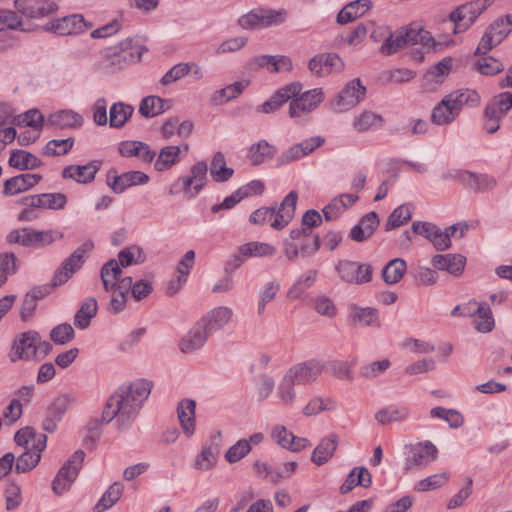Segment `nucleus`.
I'll return each mask as SVG.
<instances>
[{
	"label": "nucleus",
	"instance_id": "bf43d9fd",
	"mask_svg": "<svg viewBox=\"0 0 512 512\" xmlns=\"http://www.w3.org/2000/svg\"><path fill=\"white\" fill-rule=\"evenodd\" d=\"M279 290L280 283L277 280H271L262 287L257 304V313L259 316L265 313L266 305L275 299Z\"/></svg>",
	"mask_w": 512,
	"mask_h": 512
},
{
	"label": "nucleus",
	"instance_id": "774afa93",
	"mask_svg": "<svg viewBox=\"0 0 512 512\" xmlns=\"http://www.w3.org/2000/svg\"><path fill=\"white\" fill-rule=\"evenodd\" d=\"M43 123V116L42 114L36 110L31 109L27 112L15 116L12 119V124L16 126H28L31 128H34L35 130H40Z\"/></svg>",
	"mask_w": 512,
	"mask_h": 512
},
{
	"label": "nucleus",
	"instance_id": "4be33fe9",
	"mask_svg": "<svg viewBox=\"0 0 512 512\" xmlns=\"http://www.w3.org/2000/svg\"><path fill=\"white\" fill-rule=\"evenodd\" d=\"M84 257L85 253L79 246L55 271L52 279V287L66 283L70 277L81 268L84 263Z\"/></svg>",
	"mask_w": 512,
	"mask_h": 512
},
{
	"label": "nucleus",
	"instance_id": "de8ad7c7",
	"mask_svg": "<svg viewBox=\"0 0 512 512\" xmlns=\"http://www.w3.org/2000/svg\"><path fill=\"white\" fill-rule=\"evenodd\" d=\"M77 402V397L72 393L58 395L48 407V414L61 421L66 411Z\"/></svg>",
	"mask_w": 512,
	"mask_h": 512
},
{
	"label": "nucleus",
	"instance_id": "338daca9",
	"mask_svg": "<svg viewBox=\"0 0 512 512\" xmlns=\"http://www.w3.org/2000/svg\"><path fill=\"white\" fill-rule=\"evenodd\" d=\"M17 258L12 252L0 254V287H2L8 277L17 272Z\"/></svg>",
	"mask_w": 512,
	"mask_h": 512
},
{
	"label": "nucleus",
	"instance_id": "8fccbe9b",
	"mask_svg": "<svg viewBox=\"0 0 512 512\" xmlns=\"http://www.w3.org/2000/svg\"><path fill=\"white\" fill-rule=\"evenodd\" d=\"M239 252L244 257H272L276 254L277 249L275 246L264 243L252 241L246 244H243L239 247Z\"/></svg>",
	"mask_w": 512,
	"mask_h": 512
},
{
	"label": "nucleus",
	"instance_id": "f704fd0d",
	"mask_svg": "<svg viewBox=\"0 0 512 512\" xmlns=\"http://www.w3.org/2000/svg\"><path fill=\"white\" fill-rule=\"evenodd\" d=\"M405 31L407 45H420L423 53L435 50V42L429 31L416 24H411Z\"/></svg>",
	"mask_w": 512,
	"mask_h": 512
},
{
	"label": "nucleus",
	"instance_id": "09e8293b",
	"mask_svg": "<svg viewBox=\"0 0 512 512\" xmlns=\"http://www.w3.org/2000/svg\"><path fill=\"white\" fill-rule=\"evenodd\" d=\"M180 152L181 149L179 146L171 145L163 147L155 161V169L160 172L170 169L179 162Z\"/></svg>",
	"mask_w": 512,
	"mask_h": 512
},
{
	"label": "nucleus",
	"instance_id": "9b49d317",
	"mask_svg": "<svg viewBox=\"0 0 512 512\" xmlns=\"http://www.w3.org/2000/svg\"><path fill=\"white\" fill-rule=\"evenodd\" d=\"M366 95V87L359 78L348 82L332 102V108L338 113L346 112L360 104Z\"/></svg>",
	"mask_w": 512,
	"mask_h": 512
},
{
	"label": "nucleus",
	"instance_id": "c85d7f7f",
	"mask_svg": "<svg viewBox=\"0 0 512 512\" xmlns=\"http://www.w3.org/2000/svg\"><path fill=\"white\" fill-rule=\"evenodd\" d=\"M196 402L192 399H183L177 405V416L184 434L191 437L195 432Z\"/></svg>",
	"mask_w": 512,
	"mask_h": 512
},
{
	"label": "nucleus",
	"instance_id": "aec40b11",
	"mask_svg": "<svg viewBox=\"0 0 512 512\" xmlns=\"http://www.w3.org/2000/svg\"><path fill=\"white\" fill-rule=\"evenodd\" d=\"M308 68L314 75L326 76L332 72H341L344 69V63L335 53H323L311 58Z\"/></svg>",
	"mask_w": 512,
	"mask_h": 512
},
{
	"label": "nucleus",
	"instance_id": "b1692460",
	"mask_svg": "<svg viewBox=\"0 0 512 512\" xmlns=\"http://www.w3.org/2000/svg\"><path fill=\"white\" fill-rule=\"evenodd\" d=\"M233 310L226 306H219L205 314L200 322L210 334L222 329L229 323Z\"/></svg>",
	"mask_w": 512,
	"mask_h": 512
},
{
	"label": "nucleus",
	"instance_id": "7c9ffc66",
	"mask_svg": "<svg viewBox=\"0 0 512 512\" xmlns=\"http://www.w3.org/2000/svg\"><path fill=\"white\" fill-rule=\"evenodd\" d=\"M41 179L42 177L39 174L25 173L17 175L5 181L3 193L9 196L24 192L38 184Z\"/></svg>",
	"mask_w": 512,
	"mask_h": 512
},
{
	"label": "nucleus",
	"instance_id": "f03ea898",
	"mask_svg": "<svg viewBox=\"0 0 512 512\" xmlns=\"http://www.w3.org/2000/svg\"><path fill=\"white\" fill-rule=\"evenodd\" d=\"M324 363L321 360L310 359L291 366L280 377L276 385L275 398L284 407H291L297 402L298 393L296 386L310 385L318 379L324 371Z\"/></svg>",
	"mask_w": 512,
	"mask_h": 512
},
{
	"label": "nucleus",
	"instance_id": "7ed1b4c3",
	"mask_svg": "<svg viewBox=\"0 0 512 512\" xmlns=\"http://www.w3.org/2000/svg\"><path fill=\"white\" fill-rule=\"evenodd\" d=\"M298 194L296 191L289 192L277 207H261L255 210L249 217L252 224L264 225L269 223L275 230H282L294 218Z\"/></svg>",
	"mask_w": 512,
	"mask_h": 512
},
{
	"label": "nucleus",
	"instance_id": "5fc2aeb1",
	"mask_svg": "<svg viewBox=\"0 0 512 512\" xmlns=\"http://www.w3.org/2000/svg\"><path fill=\"white\" fill-rule=\"evenodd\" d=\"M384 123L383 117L371 111H364L353 121V127L358 132L380 128Z\"/></svg>",
	"mask_w": 512,
	"mask_h": 512
},
{
	"label": "nucleus",
	"instance_id": "423d86ee",
	"mask_svg": "<svg viewBox=\"0 0 512 512\" xmlns=\"http://www.w3.org/2000/svg\"><path fill=\"white\" fill-rule=\"evenodd\" d=\"M208 166L205 161H198L190 168V175L180 176L170 189V195L184 192L189 198L196 197L207 184Z\"/></svg>",
	"mask_w": 512,
	"mask_h": 512
},
{
	"label": "nucleus",
	"instance_id": "3c124183",
	"mask_svg": "<svg viewBox=\"0 0 512 512\" xmlns=\"http://www.w3.org/2000/svg\"><path fill=\"white\" fill-rule=\"evenodd\" d=\"M167 108H169L168 101L158 96H147L140 103L139 113L146 118H152L163 113Z\"/></svg>",
	"mask_w": 512,
	"mask_h": 512
},
{
	"label": "nucleus",
	"instance_id": "6ab92c4d",
	"mask_svg": "<svg viewBox=\"0 0 512 512\" xmlns=\"http://www.w3.org/2000/svg\"><path fill=\"white\" fill-rule=\"evenodd\" d=\"M302 86L295 82L277 90L267 101L256 108L257 112L270 114L277 111L284 103L301 93Z\"/></svg>",
	"mask_w": 512,
	"mask_h": 512
},
{
	"label": "nucleus",
	"instance_id": "ddd939ff",
	"mask_svg": "<svg viewBox=\"0 0 512 512\" xmlns=\"http://www.w3.org/2000/svg\"><path fill=\"white\" fill-rule=\"evenodd\" d=\"M149 180V176L141 171H128L119 175L115 168H111L106 175L107 185L116 194H121L132 186L145 185Z\"/></svg>",
	"mask_w": 512,
	"mask_h": 512
},
{
	"label": "nucleus",
	"instance_id": "864d4df0",
	"mask_svg": "<svg viewBox=\"0 0 512 512\" xmlns=\"http://www.w3.org/2000/svg\"><path fill=\"white\" fill-rule=\"evenodd\" d=\"M10 166L20 169H34L40 166L41 161L32 153L24 150L13 151L9 158Z\"/></svg>",
	"mask_w": 512,
	"mask_h": 512
},
{
	"label": "nucleus",
	"instance_id": "dca6fc26",
	"mask_svg": "<svg viewBox=\"0 0 512 512\" xmlns=\"http://www.w3.org/2000/svg\"><path fill=\"white\" fill-rule=\"evenodd\" d=\"M91 26L92 24H88L82 15L72 14L50 21L45 28L57 35L66 36L80 34Z\"/></svg>",
	"mask_w": 512,
	"mask_h": 512
},
{
	"label": "nucleus",
	"instance_id": "58836bf2",
	"mask_svg": "<svg viewBox=\"0 0 512 512\" xmlns=\"http://www.w3.org/2000/svg\"><path fill=\"white\" fill-rule=\"evenodd\" d=\"M371 8L370 0H356L347 4L337 15V22L347 24L363 16Z\"/></svg>",
	"mask_w": 512,
	"mask_h": 512
},
{
	"label": "nucleus",
	"instance_id": "72a5a7b5",
	"mask_svg": "<svg viewBox=\"0 0 512 512\" xmlns=\"http://www.w3.org/2000/svg\"><path fill=\"white\" fill-rule=\"evenodd\" d=\"M339 444V437L335 433L321 439L320 443L316 446L312 453L311 460L318 466H321L329 461L334 455Z\"/></svg>",
	"mask_w": 512,
	"mask_h": 512
},
{
	"label": "nucleus",
	"instance_id": "f8f14e48",
	"mask_svg": "<svg viewBox=\"0 0 512 512\" xmlns=\"http://www.w3.org/2000/svg\"><path fill=\"white\" fill-rule=\"evenodd\" d=\"M13 349L17 359L29 360L36 357L39 353L43 356L47 355L51 345L46 341L41 342L37 332L28 331L23 333L18 340L14 341Z\"/></svg>",
	"mask_w": 512,
	"mask_h": 512
},
{
	"label": "nucleus",
	"instance_id": "473e14b6",
	"mask_svg": "<svg viewBox=\"0 0 512 512\" xmlns=\"http://www.w3.org/2000/svg\"><path fill=\"white\" fill-rule=\"evenodd\" d=\"M469 305H475L477 308L470 316L473 318L474 328L481 333L491 332L495 326V321L490 307L485 303L471 301Z\"/></svg>",
	"mask_w": 512,
	"mask_h": 512
},
{
	"label": "nucleus",
	"instance_id": "5701e85b",
	"mask_svg": "<svg viewBox=\"0 0 512 512\" xmlns=\"http://www.w3.org/2000/svg\"><path fill=\"white\" fill-rule=\"evenodd\" d=\"M100 165L99 161H91L84 165H69L62 170L61 176L63 179H71L79 184H88L95 179Z\"/></svg>",
	"mask_w": 512,
	"mask_h": 512
},
{
	"label": "nucleus",
	"instance_id": "e433bc0d",
	"mask_svg": "<svg viewBox=\"0 0 512 512\" xmlns=\"http://www.w3.org/2000/svg\"><path fill=\"white\" fill-rule=\"evenodd\" d=\"M445 98L458 115L463 106H477L480 103L479 94L472 89H458L446 95Z\"/></svg>",
	"mask_w": 512,
	"mask_h": 512
},
{
	"label": "nucleus",
	"instance_id": "393cba45",
	"mask_svg": "<svg viewBox=\"0 0 512 512\" xmlns=\"http://www.w3.org/2000/svg\"><path fill=\"white\" fill-rule=\"evenodd\" d=\"M210 333L198 321L193 328L180 340L179 348L183 353H193L200 349L207 341Z\"/></svg>",
	"mask_w": 512,
	"mask_h": 512
},
{
	"label": "nucleus",
	"instance_id": "a19ab883",
	"mask_svg": "<svg viewBox=\"0 0 512 512\" xmlns=\"http://www.w3.org/2000/svg\"><path fill=\"white\" fill-rule=\"evenodd\" d=\"M407 270V263L402 258L390 260L382 269V279L388 285L398 283Z\"/></svg>",
	"mask_w": 512,
	"mask_h": 512
},
{
	"label": "nucleus",
	"instance_id": "0e129e2a",
	"mask_svg": "<svg viewBox=\"0 0 512 512\" xmlns=\"http://www.w3.org/2000/svg\"><path fill=\"white\" fill-rule=\"evenodd\" d=\"M217 462V453H215L210 446H205L196 456L194 468L201 471H209L217 465Z\"/></svg>",
	"mask_w": 512,
	"mask_h": 512
},
{
	"label": "nucleus",
	"instance_id": "20e7f679",
	"mask_svg": "<svg viewBox=\"0 0 512 512\" xmlns=\"http://www.w3.org/2000/svg\"><path fill=\"white\" fill-rule=\"evenodd\" d=\"M152 290V284L148 280L141 279L133 282L132 277H124L120 280L118 292L111 295L109 310L118 314L125 309L129 293L136 301H140L148 297Z\"/></svg>",
	"mask_w": 512,
	"mask_h": 512
},
{
	"label": "nucleus",
	"instance_id": "052dcab7",
	"mask_svg": "<svg viewBox=\"0 0 512 512\" xmlns=\"http://www.w3.org/2000/svg\"><path fill=\"white\" fill-rule=\"evenodd\" d=\"M64 237L63 233L54 229L33 230V249H43Z\"/></svg>",
	"mask_w": 512,
	"mask_h": 512
},
{
	"label": "nucleus",
	"instance_id": "412c9836",
	"mask_svg": "<svg viewBox=\"0 0 512 512\" xmlns=\"http://www.w3.org/2000/svg\"><path fill=\"white\" fill-rule=\"evenodd\" d=\"M455 177L466 188L475 192L492 191L497 186L495 177L487 174H477L470 171H456Z\"/></svg>",
	"mask_w": 512,
	"mask_h": 512
},
{
	"label": "nucleus",
	"instance_id": "49530a36",
	"mask_svg": "<svg viewBox=\"0 0 512 512\" xmlns=\"http://www.w3.org/2000/svg\"><path fill=\"white\" fill-rule=\"evenodd\" d=\"M124 491V485L121 482H114L106 492L102 495L99 501L93 508V512H104L111 508L119 501Z\"/></svg>",
	"mask_w": 512,
	"mask_h": 512
},
{
	"label": "nucleus",
	"instance_id": "13d9d810",
	"mask_svg": "<svg viewBox=\"0 0 512 512\" xmlns=\"http://www.w3.org/2000/svg\"><path fill=\"white\" fill-rule=\"evenodd\" d=\"M412 217L411 206L402 204L389 215L385 224V230L390 231L407 223Z\"/></svg>",
	"mask_w": 512,
	"mask_h": 512
},
{
	"label": "nucleus",
	"instance_id": "c03bdc74",
	"mask_svg": "<svg viewBox=\"0 0 512 512\" xmlns=\"http://www.w3.org/2000/svg\"><path fill=\"white\" fill-rule=\"evenodd\" d=\"M234 174V170L226 166L225 156L218 151L213 155L210 165V175L217 183L228 181Z\"/></svg>",
	"mask_w": 512,
	"mask_h": 512
},
{
	"label": "nucleus",
	"instance_id": "a878e982",
	"mask_svg": "<svg viewBox=\"0 0 512 512\" xmlns=\"http://www.w3.org/2000/svg\"><path fill=\"white\" fill-rule=\"evenodd\" d=\"M122 266L116 259L107 261L101 268L100 277L106 292H110L114 295L118 292V285L122 276Z\"/></svg>",
	"mask_w": 512,
	"mask_h": 512
},
{
	"label": "nucleus",
	"instance_id": "6e6d98bb",
	"mask_svg": "<svg viewBox=\"0 0 512 512\" xmlns=\"http://www.w3.org/2000/svg\"><path fill=\"white\" fill-rule=\"evenodd\" d=\"M275 153V148L266 140H261L251 145L248 158L253 165L262 164L267 158H271Z\"/></svg>",
	"mask_w": 512,
	"mask_h": 512
},
{
	"label": "nucleus",
	"instance_id": "2eb2a0df",
	"mask_svg": "<svg viewBox=\"0 0 512 512\" xmlns=\"http://www.w3.org/2000/svg\"><path fill=\"white\" fill-rule=\"evenodd\" d=\"M324 99V93L321 88H315L291 98L289 105V116L299 118L309 114L316 109Z\"/></svg>",
	"mask_w": 512,
	"mask_h": 512
},
{
	"label": "nucleus",
	"instance_id": "e2e57ef3",
	"mask_svg": "<svg viewBox=\"0 0 512 512\" xmlns=\"http://www.w3.org/2000/svg\"><path fill=\"white\" fill-rule=\"evenodd\" d=\"M430 415L433 418L445 420L451 428H459L464 423V418L461 413L454 409H447L438 406L430 410Z\"/></svg>",
	"mask_w": 512,
	"mask_h": 512
},
{
	"label": "nucleus",
	"instance_id": "f257e3e1",
	"mask_svg": "<svg viewBox=\"0 0 512 512\" xmlns=\"http://www.w3.org/2000/svg\"><path fill=\"white\" fill-rule=\"evenodd\" d=\"M151 389L152 383L145 379H138L120 386L108 398L101 415V421L110 423L116 418L119 429L129 427L150 395Z\"/></svg>",
	"mask_w": 512,
	"mask_h": 512
},
{
	"label": "nucleus",
	"instance_id": "79ce46f5",
	"mask_svg": "<svg viewBox=\"0 0 512 512\" xmlns=\"http://www.w3.org/2000/svg\"><path fill=\"white\" fill-rule=\"evenodd\" d=\"M97 310V300L94 297L85 299L74 316V325L79 329H86Z\"/></svg>",
	"mask_w": 512,
	"mask_h": 512
},
{
	"label": "nucleus",
	"instance_id": "1a4fd4ad",
	"mask_svg": "<svg viewBox=\"0 0 512 512\" xmlns=\"http://www.w3.org/2000/svg\"><path fill=\"white\" fill-rule=\"evenodd\" d=\"M405 449V471L425 468L438 457L437 447L429 440L407 445Z\"/></svg>",
	"mask_w": 512,
	"mask_h": 512
},
{
	"label": "nucleus",
	"instance_id": "c9c22d12",
	"mask_svg": "<svg viewBox=\"0 0 512 512\" xmlns=\"http://www.w3.org/2000/svg\"><path fill=\"white\" fill-rule=\"evenodd\" d=\"M371 484L372 477L368 469L365 467H354L340 486V493L347 494L356 486L368 488Z\"/></svg>",
	"mask_w": 512,
	"mask_h": 512
},
{
	"label": "nucleus",
	"instance_id": "4c0bfd02",
	"mask_svg": "<svg viewBox=\"0 0 512 512\" xmlns=\"http://www.w3.org/2000/svg\"><path fill=\"white\" fill-rule=\"evenodd\" d=\"M349 317L350 320L357 325L380 327L378 310L372 307L352 305Z\"/></svg>",
	"mask_w": 512,
	"mask_h": 512
},
{
	"label": "nucleus",
	"instance_id": "6e6552de",
	"mask_svg": "<svg viewBox=\"0 0 512 512\" xmlns=\"http://www.w3.org/2000/svg\"><path fill=\"white\" fill-rule=\"evenodd\" d=\"M512 31V18L510 15L497 18L485 30L475 50L476 55H485L492 48L499 45Z\"/></svg>",
	"mask_w": 512,
	"mask_h": 512
},
{
	"label": "nucleus",
	"instance_id": "69168bd1",
	"mask_svg": "<svg viewBox=\"0 0 512 512\" xmlns=\"http://www.w3.org/2000/svg\"><path fill=\"white\" fill-rule=\"evenodd\" d=\"M116 260L122 267L126 268L130 265L144 262L145 256L141 248L138 246H130L122 249L118 253V259Z\"/></svg>",
	"mask_w": 512,
	"mask_h": 512
},
{
	"label": "nucleus",
	"instance_id": "c756f323",
	"mask_svg": "<svg viewBox=\"0 0 512 512\" xmlns=\"http://www.w3.org/2000/svg\"><path fill=\"white\" fill-rule=\"evenodd\" d=\"M431 262L435 268L459 276L464 270L466 258L460 254H437L433 256Z\"/></svg>",
	"mask_w": 512,
	"mask_h": 512
},
{
	"label": "nucleus",
	"instance_id": "a211bd4d",
	"mask_svg": "<svg viewBox=\"0 0 512 512\" xmlns=\"http://www.w3.org/2000/svg\"><path fill=\"white\" fill-rule=\"evenodd\" d=\"M325 142L321 136H314L295 144L284 151L276 159L277 165L282 166L289 164L293 161L299 160L308 154L312 153L315 149L320 147Z\"/></svg>",
	"mask_w": 512,
	"mask_h": 512
},
{
	"label": "nucleus",
	"instance_id": "4468645a",
	"mask_svg": "<svg viewBox=\"0 0 512 512\" xmlns=\"http://www.w3.org/2000/svg\"><path fill=\"white\" fill-rule=\"evenodd\" d=\"M105 57L112 65L122 68L131 62L140 60V46L135 45L132 38H126L117 45L109 47L105 52Z\"/></svg>",
	"mask_w": 512,
	"mask_h": 512
},
{
	"label": "nucleus",
	"instance_id": "4d7b16f0",
	"mask_svg": "<svg viewBox=\"0 0 512 512\" xmlns=\"http://www.w3.org/2000/svg\"><path fill=\"white\" fill-rule=\"evenodd\" d=\"M406 44V31L405 29L398 30L394 33L388 30L387 38L380 47V52L383 55H391L396 53L400 48Z\"/></svg>",
	"mask_w": 512,
	"mask_h": 512
},
{
	"label": "nucleus",
	"instance_id": "39448f33",
	"mask_svg": "<svg viewBox=\"0 0 512 512\" xmlns=\"http://www.w3.org/2000/svg\"><path fill=\"white\" fill-rule=\"evenodd\" d=\"M287 14L285 9L275 10L258 7L241 15L237 23L245 30L263 29L284 23L287 19Z\"/></svg>",
	"mask_w": 512,
	"mask_h": 512
},
{
	"label": "nucleus",
	"instance_id": "0eeeda50",
	"mask_svg": "<svg viewBox=\"0 0 512 512\" xmlns=\"http://www.w3.org/2000/svg\"><path fill=\"white\" fill-rule=\"evenodd\" d=\"M494 0H474L456 8L450 14V20L454 24V33L466 31L476 19L493 4Z\"/></svg>",
	"mask_w": 512,
	"mask_h": 512
},
{
	"label": "nucleus",
	"instance_id": "cd10ccee",
	"mask_svg": "<svg viewBox=\"0 0 512 512\" xmlns=\"http://www.w3.org/2000/svg\"><path fill=\"white\" fill-rule=\"evenodd\" d=\"M14 440L24 450L43 451L46 447L47 436L41 433L37 434L31 427H25L16 432Z\"/></svg>",
	"mask_w": 512,
	"mask_h": 512
},
{
	"label": "nucleus",
	"instance_id": "37998d69",
	"mask_svg": "<svg viewBox=\"0 0 512 512\" xmlns=\"http://www.w3.org/2000/svg\"><path fill=\"white\" fill-rule=\"evenodd\" d=\"M134 113L132 105L116 102L110 107L109 125L112 128H122Z\"/></svg>",
	"mask_w": 512,
	"mask_h": 512
},
{
	"label": "nucleus",
	"instance_id": "bb28decb",
	"mask_svg": "<svg viewBox=\"0 0 512 512\" xmlns=\"http://www.w3.org/2000/svg\"><path fill=\"white\" fill-rule=\"evenodd\" d=\"M378 226L379 218L377 213L369 212L351 229L349 236L355 242L366 241L374 234Z\"/></svg>",
	"mask_w": 512,
	"mask_h": 512
},
{
	"label": "nucleus",
	"instance_id": "f3484780",
	"mask_svg": "<svg viewBox=\"0 0 512 512\" xmlns=\"http://www.w3.org/2000/svg\"><path fill=\"white\" fill-rule=\"evenodd\" d=\"M18 12L27 18L37 19L57 12L58 5L52 0H14Z\"/></svg>",
	"mask_w": 512,
	"mask_h": 512
},
{
	"label": "nucleus",
	"instance_id": "a18cd8bd",
	"mask_svg": "<svg viewBox=\"0 0 512 512\" xmlns=\"http://www.w3.org/2000/svg\"><path fill=\"white\" fill-rule=\"evenodd\" d=\"M512 108V92H502L495 95L486 105L485 111L503 119Z\"/></svg>",
	"mask_w": 512,
	"mask_h": 512
},
{
	"label": "nucleus",
	"instance_id": "9d476101",
	"mask_svg": "<svg viewBox=\"0 0 512 512\" xmlns=\"http://www.w3.org/2000/svg\"><path fill=\"white\" fill-rule=\"evenodd\" d=\"M85 458L82 450L75 451L68 461L60 468L52 482V490L55 494L68 491L76 480Z\"/></svg>",
	"mask_w": 512,
	"mask_h": 512
},
{
	"label": "nucleus",
	"instance_id": "2f4dec72",
	"mask_svg": "<svg viewBox=\"0 0 512 512\" xmlns=\"http://www.w3.org/2000/svg\"><path fill=\"white\" fill-rule=\"evenodd\" d=\"M411 414V410L407 405L392 404L383 407L375 414V419L381 425H389L393 422H404Z\"/></svg>",
	"mask_w": 512,
	"mask_h": 512
},
{
	"label": "nucleus",
	"instance_id": "ea45409f",
	"mask_svg": "<svg viewBox=\"0 0 512 512\" xmlns=\"http://www.w3.org/2000/svg\"><path fill=\"white\" fill-rule=\"evenodd\" d=\"M49 122L60 129L78 128L82 125L83 118L73 110H61L51 114Z\"/></svg>",
	"mask_w": 512,
	"mask_h": 512
},
{
	"label": "nucleus",
	"instance_id": "680f3d73",
	"mask_svg": "<svg viewBox=\"0 0 512 512\" xmlns=\"http://www.w3.org/2000/svg\"><path fill=\"white\" fill-rule=\"evenodd\" d=\"M41 452L37 450H24L17 458L15 470L17 473H25L32 470L41 459Z\"/></svg>",
	"mask_w": 512,
	"mask_h": 512
},
{
	"label": "nucleus",
	"instance_id": "603ef678",
	"mask_svg": "<svg viewBox=\"0 0 512 512\" xmlns=\"http://www.w3.org/2000/svg\"><path fill=\"white\" fill-rule=\"evenodd\" d=\"M458 117L454 108L444 97L440 103H438L431 114V120L436 125H447L453 122Z\"/></svg>",
	"mask_w": 512,
	"mask_h": 512
}]
</instances>
